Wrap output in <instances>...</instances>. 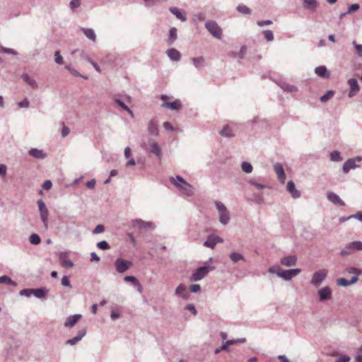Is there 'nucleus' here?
<instances>
[{
    "mask_svg": "<svg viewBox=\"0 0 362 362\" xmlns=\"http://www.w3.org/2000/svg\"><path fill=\"white\" fill-rule=\"evenodd\" d=\"M214 269V267H209L206 265L199 267L194 271V272L189 277V280L191 281H200L203 278H204L210 271H212Z\"/></svg>",
    "mask_w": 362,
    "mask_h": 362,
    "instance_id": "1",
    "label": "nucleus"
},
{
    "mask_svg": "<svg viewBox=\"0 0 362 362\" xmlns=\"http://www.w3.org/2000/svg\"><path fill=\"white\" fill-rule=\"evenodd\" d=\"M215 204L219 214V221L224 226L227 225L229 223L230 218L227 208L222 202L218 201L216 202Z\"/></svg>",
    "mask_w": 362,
    "mask_h": 362,
    "instance_id": "2",
    "label": "nucleus"
},
{
    "mask_svg": "<svg viewBox=\"0 0 362 362\" xmlns=\"http://www.w3.org/2000/svg\"><path fill=\"white\" fill-rule=\"evenodd\" d=\"M301 272V269L296 268V269H282L281 268H279L276 271V274L278 276L282 278L283 279L286 281H290L291 280L294 276H297Z\"/></svg>",
    "mask_w": 362,
    "mask_h": 362,
    "instance_id": "3",
    "label": "nucleus"
},
{
    "mask_svg": "<svg viewBox=\"0 0 362 362\" xmlns=\"http://www.w3.org/2000/svg\"><path fill=\"white\" fill-rule=\"evenodd\" d=\"M355 250H362V242L354 241L349 243L344 248L341 249L340 255L345 257L351 255Z\"/></svg>",
    "mask_w": 362,
    "mask_h": 362,
    "instance_id": "4",
    "label": "nucleus"
},
{
    "mask_svg": "<svg viewBox=\"0 0 362 362\" xmlns=\"http://www.w3.org/2000/svg\"><path fill=\"white\" fill-rule=\"evenodd\" d=\"M205 28L216 38L221 39L222 37V29L214 21H209L205 23Z\"/></svg>",
    "mask_w": 362,
    "mask_h": 362,
    "instance_id": "5",
    "label": "nucleus"
},
{
    "mask_svg": "<svg viewBox=\"0 0 362 362\" xmlns=\"http://www.w3.org/2000/svg\"><path fill=\"white\" fill-rule=\"evenodd\" d=\"M133 265L132 262L122 258H117L115 261V267L118 273L123 274L129 270Z\"/></svg>",
    "mask_w": 362,
    "mask_h": 362,
    "instance_id": "6",
    "label": "nucleus"
},
{
    "mask_svg": "<svg viewBox=\"0 0 362 362\" xmlns=\"http://www.w3.org/2000/svg\"><path fill=\"white\" fill-rule=\"evenodd\" d=\"M327 276V270L326 269H320L314 272L312 279L311 284L315 286H319L321 283L325 280L326 276Z\"/></svg>",
    "mask_w": 362,
    "mask_h": 362,
    "instance_id": "7",
    "label": "nucleus"
},
{
    "mask_svg": "<svg viewBox=\"0 0 362 362\" xmlns=\"http://www.w3.org/2000/svg\"><path fill=\"white\" fill-rule=\"evenodd\" d=\"M37 204L38 207H39L40 218H41L42 223H44L45 227L46 228H47L48 215H49L47 208L45 202L42 199H39L37 202Z\"/></svg>",
    "mask_w": 362,
    "mask_h": 362,
    "instance_id": "8",
    "label": "nucleus"
},
{
    "mask_svg": "<svg viewBox=\"0 0 362 362\" xmlns=\"http://www.w3.org/2000/svg\"><path fill=\"white\" fill-rule=\"evenodd\" d=\"M132 227L136 228L141 230L153 229L155 226L152 222L144 221L141 219H134L132 221Z\"/></svg>",
    "mask_w": 362,
    "mask_h": 362,
    "instance_id": "9",
    "label": "nucleus"
},
{
    "mask_svg": "<svg viewBox=\"0 0 362 362\" xmlns=\"http://www.w3.org/2000/svg\"><path fill=\"white\" fill-rule=\"evenodd\" d=\"M246 341V339L245 338H239V339H230V340H228L226 341V342H224L221 346L216 349L215 350V354H218L221 351H226L227 352H228L230 351V349H229V346H231L233 344H235V343L237 342H241V343H244Z\"/></svg>",
    "mask_w": 362,
    "mask_h": 362,
    "instance_id": "10",
    "label": "nucleus"
},
{
    "mask_svg": "<svg viewBox=\"0 0 362 362\" xmlns=\"http://www.w3.org/2000/svg\"><path fill=\"white\" fill-rule=\"evenodd\" d=\"M348 83H349V85L350 86V90H349V98H353L360 90V87H359L358 81L356 78H351L349 79Z\"/></svg>",
    "mask_w": 362,
    "mask_h": 362,
    "instance_id": "11",
    "label": "nucleus"
},
{
    "mask_svg": "<svg viewBox=\"0 0 362 362\" xmlns=\"http://www.w3.org/2000/svg\"><path fill=\"white\" fill-rule=\"evenodd\" d=\"M59 259L61 265L66 269L74 267V262L68 258L66 252H60L59 255Z\"/></svg>",
    "mask_w": 362,
    "mask_h": 362,
    "instance_id": "12",
    "label": "nucleus"
},
{
    "mask_svg": "<svg viewBox=\"0 0 362 362\" xmlns=\"http://www.w3.org/2000/svg\"><path fill=\"white\" fill-rule=\"evenodd\" d=\"M320 301H325L332 298V291L329 286H325L318 291Z\"/></svg>",
    "mask_w": 362,
    "mask_h": 362,
    "instance_id": "13",
    "label": "nucleus"
},
{
    "mask_svg": "<svg viewBox=\"0 0 362 362\" xmlns=\"http://www.w3.org/2000/svg\"><path fill=\"white\" fill-rule=\"evenodd\" d=\"M274 170L277 175L279 180L281 182H284L286 179V174L282 164L280 163H276L274 165Z\"/></svg>",
    "mask_w": 362,
    "mask_h": 362,
    "instance_id": "14",
    "label": "nucleus"
},
{
    "mask_svg": "<svg viewBox=\"0 0 362 362\" xmlns=\"http://www.w3.org/2000/svg\"><path fill=\"white\" fill-rule=\"evenodd\" d=\"M280 262L286 267H293L297 264V257L296 255H289L281 259Z\"/></svg>",
    "mask_w": 362,
    "mask_h": 362,
    "instance_id": "15",
    "label": "nucleus"
},
{
    "mask_svg": "<svg viewBox=\"0 0 362 362\" xmlns=\"http://www.w3.org/2000/svg\"><path fill=\"white\" fill-rule=\"evenodd\" d=\"M327 199L335 205L343 206L345 203L340 197L333 192H328L327 194Z\"/></svg>",
    "mask_w": 362,
    "mask_h": 362,
    "instance_id": "16",
    "label": "nucleus"
},
{
    "mask_svg": "<svg viewBox=\"0 0 362 362\" xmlns=\"http://www.w3.org/2000/svg\"><path fill=\"white\" fill-rule=\"evenodd\" d=\"M172 182L175 184V185L180 188L183 193H185L187 196H191L194 193V188L193 187L187 183V185H184L185 186H182L180 183H176L175 180L173 177L171 178Z\"/></svg>",
    "mask_w": 362,
    "mask_h": 362,
    "instance_id": "17",
    "label": "nucleus"
},
{
    "mask_svg": "<svg viewBox=\"0 0 362 362\" xmlns=\"http://www.w3.org/2000/svg\"><path fill=\"white\" fill-rule=\"evenodd\" d=\"M86 334V328H83L78 332V334L75 337L68 339L66 341V344L71 346L75 345L76 343L80 341L83 339V337H85Z\"/></svg>",
    "mask_w": 362,
    "mask_h": 362,
    "instance_id": "18",
    "label": "nucleus"
},
{
    "mask_svg": "<svg viewBox=\"0 0 362 362\" xmlns=\"http://www.w3.org/2000/svg\"><path fill=\"white\" fill-rule=\"evenodd\" d=\"M315 73L322 78H329L330 77V72L325 66H319L315 69Z\"/></svg>",
    "mask_w": 362,
    "mask_h": 362,
    "instance_id": "19",
    "label": "nucleus"
},
{
    "mask_svg": "<svg viewBox=\"0 0 362 362\" xmlns=\"http://www.w3.org/2000/svg\"><path fill=\"white\" fill-rule=\"evenodd\" d=\"M81 318V315L75 314L68 317L64 322V327H74L78 320Z\"/></svg>",
    "mask_w": 362,
    "mask_h": 362,
    "instance_id": "20",
    "label": "nucleus"
},
{
    "mask_svg": "<svg viewBox=\"0 0 362 362\" xmlns=\"http://www.w3.org/2000/svg\"><path fill=\"white\" fill-rule=\"evenodd\" d=\"M286 189L293 198L296 199L300 197V192L296 189L295 183L292 180L288 182Z\"/></svg>",
    "mask_w": 362,
    "mask_h": 362,
    "instance_id": "21",
    "label": "nucleus"
},
{
    "mask_svg": "<svg viewBox=\"0 0 362 362\" xmlns=\"http://www.w3.org/2000/svg\"><path fill=\"white\" fill-rule=\"evenodd\" d=\"M175 295L177 296L181 297L184 299L189 298V293L187 291L186 286L183 284H180L175 289Z\"/></svg>",
    "mask_w": 362,
    "mask_h": 362,
    "instance_id": "22",
    "label": "nucleus"
},
{
    "mask_svg": "<svg viewBox=\"0 0 362 362\" xmlns=\"http://www.w3.org/2000/svg\"><path fill=\"white\" fill-rule=\"evenodd\" d=\"M358 167L356 163V160L353 158L348 159L343 165V172L347 173L351 169H354Z\"/></svg>",
    "mask_w": 362,
    "mask_h": 362,
    "instance_id": "23",
    "label": "nucleus"
},
{
    "mask_svg": "<svg viewBox=\"0 0 362 362\" xmlns=\"http://www.w3.org/2000/svg\"><path fill=\"white\" fill-rule=\"evenodd\" d=\"M168 57L172 60L177 62L181 58L180 52L175 48L168 49L166 52Z\"/></svg>",
    "mask_w": 362,
    "mask_h": 362,
    "instance_id": "24",
    "label": "nucleus"
},
{
    "mask_svg": "<svg viewBox=\"0 0 362 362\" xmlns=\"http://www.w3.org/2000/svg\"><path fill=\"white\" fill-rule=\"evenodd\" d=\"M48 293V289L45 287H40L38 288H33V295L38 298H45Z\"/></svg>",
    "mask_w": 362,
    "mask_h": 362,
    "instance_id": "25",
    "label": "nucleus"
},
{
    "mask_svg": "<svg viewBox=\"0 0 362 362\" xmlns=\"http://www.w3.org/2000/svg\"><path fill=\"white\" fill-rule=\"evenodd\" d=\"M302 4L304 9L314 11L317 7V0H302Z\"/></svg>",
    "mask_w": 362,
    "mask_h": 362,
    "instance_id": "26",
    "label": "nucleus"
},
{
    "mask_svg": "<svg viewBox=\"0 0 362 362\" xmlns=\"http://www.w3.org/2000/svg\"><path fill=\"white\" fill-rule=\"evenodd\" d=\"M29 154L35 158L44 159L46 158V153H43L42 150L37 148H31L29 151Z\"/></svg>",
    "mask_w": 362,
    "mask_h": 362,
    "instance_id": "27",
    "label": "nucleus"
},
{
    "mask_svg": "<svg viewBox=\"0 0 362 362\" xmlns=\"http://www.w3.org/2000/svg\"><path fill=\"white\" fill-rule=\"evenodd\" d=\"M162 106L168 107L170 110H178L181 107V103L180 100H177L173 102L163 103Z\"/></svg>",
    "mask_w": 362,
    "mask_h": 362,
    "instance_id": "28",
    "label": "nucleus"
},
{
    "mask_svg": "<svg viewBox=\"0 0 362 362\" xmlns=\"http://www.w3.org/2000/svg\"><path fill=\"white\" fill-rule=\"evenodd\" d=\"M148 132L149 134L157 136L158 135V129L156 122L152 119L149 122L148 125Z\"/></svg>",
    "mask_w": 362,
    "mask_h": 362,
    "instance_id": "29",
    "label": "nucleus"
},
{
    "mask_svg": "<svg viewBox=\"0 0 362 362\" xmlns=\"http://www.w3.org/2000/svg\"><path fill=\"white\" fill-rule=\"evenodd\" d=\"M169 11L174 14L178 19H180L182 22H185L187 21V18L182 13V11L177 8V7H170Z\"/></svg>",
    "mask_w": 362,
    "mask_h": 362,
    "instance_id": "30",
    "label": "nucleus"
},
{
    "mask_svg": "<svg viewBox=\"0 0 362 362\" xmlns=\"http://www.w3.org/2000/svg\"><path fill=\"white\" fill-rule=\"evenodd\" d=\"M21 78L26 83H28L33 88H37V83L35 81V80L31 78L28 74H23L21 76Z\"/></svg>",
    "mask_w": 362,
    "mask_h": 362,
    "instance_id": "31",
    "label": "nucleus"
},
{
    "mask_svg": "<svg viewBox=\"0 0 362 362\" xmlns=\"http://www.w3.org/2000/svg\"><path fill=\"white\" fill-rule=\"evenodd\" d=\"M150 151L151 153L155 154L156 156H158L159 158L161 156V149L158 144V143L153 141L150 144Z\"/></svg>",
    "mask_w": 362,
    "mask_h": 362,
    "instance_id": "32",
    "label": "nucleus"
},
{
    "mask_svg": "<svg viewBox=\"0 0 362 362\" xmlns=\"http://www.w3.org/2000/svg\"><path fill=\"white\" fill-rule=\"evenodd\" d=\"M204 245L206 247H209L211 249L214 248V247L216 245L215 235H209L206 240L204 243Z\"/></svg>",
    "mask_w": 362,
    "mask_h": 362,
    "instance_id": "33",
    "label": "nucleus"
},
{
    "mask_svg": "<svg viewBox=\"0 0 362 362\" xmlns=\"http://www.w3.org/2000/svg\"><path fill=\"white\" fill-rule=\"evenodd\" d=\"M83 34L90 40L95 42L96 40V35L95 31L92 28H82Z\"/></svg>",
    "mask_w": 362,
    "mask_h": 362,
    "instance_id": "34",
    "label": "nucleus"
},
{
    "mask_svg": "<svg viewBox=\"0 0 362 362\" xmlns=\"http://www.w3.org/2000/svg\"><path fill=\"white\" fill-rule=\"evenodd\" d=\"M177 40V29L171 28L169 31V36L167 40L168 45H172Z\"/></svg>",
    "mask_w": 362,
    "mask_h": 362,
    "instance_id": "35",
    "label": "nucleus"
},
{
    "mask_svg": "<svg viewBox=\"0 0 362 362\" xmlns=\"http://www.w3.org/2000/svg\"><path fill=\"white\" fill-rule=\"evenodd\" d=\"M220 134L222 136L231 138L234 136L232 129L229 127L228 125H225L223 128L220 131Z\"/></svg>",
    "mask_w": 362,
    "mask_h": 362,
    "instance_id": "36",
    "label": "nucleus"
},
{
    "mask_svg": "<svg viewBox=\"0 0 362 362\" xmlns=\"http://www.w3.org/2000/svg\"><path fill=\"white\" fill-rule=\"evenodd\" d=\"M192 62L194 66L197 69H200L204 65L205 59L202 57L192 58Z\"/></svg>",
    "mask_w": 362,
    "mask_h": 362,
    "instance_id": "37",
    "label": "nucleus"
},
{
    "mask_svg": "<svg viewBox=\"0 0 362 362\" xmlns=\"http://www.w3.org/2000/svg\"><path fill=\"white\" fill-rule=\"evenodd\" d=\"M230 259L233 261V262L236 263L240 260H243L245 262V259L243 255L238 252H232L229 255Z\"/></svg>",
    "mask_w": 362,
    "mask_h": 362,
    "instance_id": "38",
    "label": "nucleus"
},
{
    "mask_svg": "<svg viewBox=\"0 0 362 362\" xmlns=\"http://www.w3.org/2000/svg\"><path fill=\"white\" fill-rule=\"evenodd\" d=\"M246 53H247V47H246V46L243 45L240 47V52H238V54L233 52V53H231L230 55L233 57H238L240 59H242L245 57V56L246 55Z\"/></svg>",
    "mask_w": 362,
    "mask_h": 362,
    "instance_id": "39",
    "label": "nucleus"
},
{
    "mask_svg": "<svg viewBox=\"0 0 362 362\" xmlns=\"http://www.w3.org/2000/svg\"><path fill=\"white\" fill-rule=\"evenodd\" d=\"M124 281L126 282H132L134 286L141 288V285L138 279L134 276H126L124 278Z\"/></svg>",
    "mask_w": 362,
    "mask_h": 362,
    "instance_id": "40",
    "label": "nucleus"
},
{
    "mask_svg": "<svg viewBox=\"0 0 362 362\" xmlns=\"http://www.w3.org/2000/svg\"><path fill=\"white\" fill-rule=\"evenodd\" d=\"M241 169L246 173H251L252 172L253 167L250 163L244 161L241 164Z\"/></svg>",
    "mask_w": 362,
    "mask_h": 362,
    "instance_id": "41",
    "label": "nucleus"
},
{
    "mask_svg": "<svg viewBox=\"0 0 362 362\" xmlns=\"http://www.w3.org/2000/svg\"><path fill=\"white\" fill-rule=\"evenodd\" d=\"M237 11L245 15H250L251 13V10L249 7L245 5L240 4L236 8Z\"/></svg>",
    "mask_w": 362,
    "mask_h": 362,
    "instance_id": "42",
    "label": "nucleus"
},
{
    "mask_svg": "<svg viewBox=\"0 0 362 362\" xmlns=\"http://www.w3.org/2000/svg\"><path fill=\"white\" fill-rule=\"evenodd\" d=\"M334 94V90H329L325 94L322 95L320 98V102L325 103L329 99H331Z\"/></svg>",
    "mask_w": 362,
    "mask_h": 362,
    "instance_id": "43",
    "label": "nucleus"
},
{
    "mask_svg": "<svg viewBox=\"0 0 362 362\" xmlns=\"http://www.w3.org/2000/svg\"><path fill=\"white\" fill-rule=\"evenodd\" d=\"M0 284H6L11 286H16V283L7 276H0Z\"/></svg>",
    "mask_w": 362,
    "mask_h": 362,
    "instance_id": "44",
    "label": "nucleus"
},
{
    "mask_svg": "<svg viewBox=\"0 0 362 362\" xmlns=\"http://www.w3.org/2000/svg\"><path fill=\"white\" fill-rule=\"evenodd\" d=\"M29 240L31 244L35 245H39L41 243L40 237L36 233L32 234L29 238Z\"/></svg>",
    "mask_w": 362,
    "mask_h": 362,
    "instance_id": "45",
    "label": "nucleus"
},
{
    "mask_svg": "<svg viewBox=\"0 0 362 362\" xmlns=\"http://www.w3.org/2000/svg\"><path fill=\"white\" fill-rule=\"evenodd\" d=\"M281 88L283 90H284L285 91L290 92V93L296 92L298 90V88L296 86H293V85H289V84H287L285 83L281 85Z\"/></svg>",
    "mask_w": 362,
    "mask_h": 362,
    "instance_id": "46",
    "label": "nucleus"
},
{
    "mask_svg": "<svg viewBox=\"0 0 362 362\" xmlns=\"http://www.w3.org/2000/svg\"><path fill=\"white\" fill-rule=\"evenodd\" d=\"M330 159L332 161H340L342 160L340 153L337 151H334L330 153Z\"/></svg>",
    "mask_w": 362,
    "mask_h": 362,
    "instance_id": "47",
    "label": "nucleus"
},
{
    "mask_svg": "<svg viewBox=\"0 0 362 362\" xmlns=\"http://www.w3.org/2000/svg\"><path fill=\"white\" fill-rule=\"evenodd\" d=\"M97 247L102 250H108L110 248V245L108 244V243L105 240H102L100 242H98L97 243Z\"/></svg>",
    "mask_w": 362,
    "mask_h": 362,
    "instance_id": "48",
    "label": "nucleus"
},
{
    "mask_svg": "<svg viewBox=\"0 0 362 362\" xmlns=\"http://www.w3.org/2000/svg\"><path fill=\"white\" fill-rule=\"evenodd\" d=\"M352 45L356 50L358 57L362 58V45L358 44L355 40L353 41Z\"/></svg>",
    "mask_w": 362,
    "mask_h": 362,
    "instance_id": "49",
    "label": "nucleus"
},
{
    "mask_svg": "<svg viewBox=\"0 0 362 362\" xmlns=\"http://www.w3.org/2000/svg\"><path fill=\"white\" fill-rule=\"evenodd\" d=\"M263 35L265 37V39L269 41V42H271L274 40V34H273V32L270 30H264L263 31Z\"/></svg>",
    "mask_w": 362,
    "mask_h": 362,
    "instance_id": "50",
    "label": "nucleus"
},
{
    "mask_svg": "<svg viewBox=\"0 0 362 362\" xmlns=\"http://www.w3.org/2000/svg\"><path fill=\"white\" fill-rule=\"evenodd\" d=\"M248 183L255 186L257 189H259V190L263 189L267 187L266 185L258 183L255 180H250L248 181Z\"/></svg>",
    "mask_w": 362,
    "mask_h": 362,
    "instance_id": "51",
    "label": "nucleus"
},
{
    "mask_svg": "<svg viewBox=\"0 0 362 362\" xmlns=\"http://www.w3.org/2000/svg\"><path fill=\"white\" fill-rule=\"evenodd\" d=\"M337 284L338 286L346 287L350 286L349 280H347L345 278H339L337 280Z\"/></svg>",
    "mask_w": 362,
    "mask_h": 362,
    "instance_id": "52",
    "label": "nucleus"
},
{
    "mask_svg": "<svg viewBox=\"0 0 362 362\" xmlns=\"http://www.w3.org/2000/svg\"><path fill=\"white\" fill-rule=\"evenodd\" d=\"M0 52H3V53H6V54H13V55H16L18 54L17 52H16L14 49H11V48L4 47L3 46H0Z\"/></svg>",
    "mask_w": 362,
    "mask_h": 362,
    "instance_id": "53",
    "label": "nucleus"
},
{
    "mask_svg": "<svg viewBox=\"0 0 362 362\" xmlns=\"http://www.w3.org/2000/svg\"><path fill=\"white\" fill-rule=\"evenodd\" d=\"M54 57H55V62L58 64H62L64 63V59L62 55L60 54L59 51H56L54 52Z\"/></svg>",
    "mask_w": 362,
    "mask_h": 362,
    "instance_id": "54",
    "label": "nucleus"
},
{
    "mask_svg": "<svg viewBox=\"0 0 362 362\" xmlns=\"http://www.w3.org/2000/svg\"><path fill=\"white\" fill-rule=\"evenodd\" d=\"M33 288H25L20 291L21 296H25L27 297H30L31 295H33Z\"/></svg>",
    "mask_w": 362,
    "mask_h": 362,
    "instance_id": "55",
    "label": "nucleus"
},
{
    "mask_svg": "<svg viewBox=\"0 0 362 362\" xmlns=\"http://www.w3.org/2000/svg\"><path fill=\"white\" fill-rule=\"evenodd\" d=\"M81 5V0H71L69 6L72 10L78 8Z\"/></svg>",
    "mask_w": 362,
    "mask_h": 362,
    "instance_id": "56",
    "label": "nucleus"
},
{
    "mask_svg": "<svg viewBox=\"0 0 362 362\" xmlns=\"http://www.w3.org/2000/svg\"><path fill=\"white\" fill-rule=\"evenodd\" d=\"M65 68L74 76H81V74L77 70L72 68L70 65H66Z\"/></svg>",
    "mask_w": 362,
    "mask_h": 362,
    "instance_id": "57",
    "label": "nucleus"
},
{
    "mask_svg": "<svg viewBox=\"0 0 362 362\" xmlns=\"http://www.w3.org/2000/svg\"><path fill=\"white\" fill-rule=\"evenodd\" d=\"M185 309L190 311L194 315H196L197 314V311L195 306L192 303L187 304L185 307Z\"/></svg>",
    "mask_w": 362,
    "mask_h": 362,
    "instance_id": "58",
    "label": "nucleus"
},
{
    "mask_svg": "<svg viewBox=\"0 0 362 362\" xmlns=\"http://www.w3.org/2000/svg\"><path fill=\"white\" fill-rule=\"evenodd\" d=\"M359 8H360V6H359L358 4H351L348 8L347 13H351L356 12V11H357L359 9Z\"/></svg>",
    "mask_w": 362,
    "mask_h": 362,
    "instance_id": "59",
    "label": "nucleus"
},
{
    "mask_svg": "<svg viewBox=\"0 0 362 362\" xmlns=\"http://www.w3.org/2000/svg\"><path fill=\"white\" fill-rule=\"evenodd\" d=\"M62 284L64 286L71 287V284L69 281V277L68 276H64L62 279Z\"/></svg>",
    "mask_w": 362,
    "mask_h": 362,
    "instance_id": "60",
    "label": "nucleus"
},
{
    "mask_svg": "<svg viewBox=\"0 0 362 362\" xmlns=\"http://www.w3.org/2000/svg\"><path fill=\"white\" fill-rule=\"evenodd\" d=\"M105 230V227L103 225L99 224L96 226V227L93 230V234H99L103 233Z\"/></svg>",
    "mask_w": 362,
    "mask_h": 362,
    "instance_id": "61",
    "label": "nucleus"
},
{
    "mask_svg": "<svg viewBox=\"0 0 362 362\" xmlns=\"http://www.w3.org/2000/svg\"><path fill=\"white\" fill-rule=\"evenodd\" d=\"M189 290L192 293H197L201 290V286L199 284H192L189 286Z\"/></svg>",
    "mask_w": 362,
    "mask_h": 362,
    "instance_id": "62",
    "label": "nucleus"
},
{
    "mask_svg": "<svg viewBox=\"0 0 362 362\" xmlns=\"http://www.w3.org/2000/svg\"><path fill=\"white\" fill-rule=\"evenodd\" d=\"M115 102L124 110H127L128 106L120 99H115Z\"/></svg>",
    "mask_w": 362,
    "mask_h": 362,
    "instance_id": "63",
    "label": "nucleus"
},
{
    "mask_svg": "<svg viewBox=\"0 0 362 362\" xmlns=\"http://www.w3.org/2000/svg\"><path fill=\"white\" fill-rule=\"evenodd\" d=\"M351 360V358L349 356L343 355L341 356L336 362H349Z\"/></svg>",
    "mask_w": 362,
    "mask_h": 362,
    "instance_id": "64",
    "label": "nucleus"
}]
</instances>
